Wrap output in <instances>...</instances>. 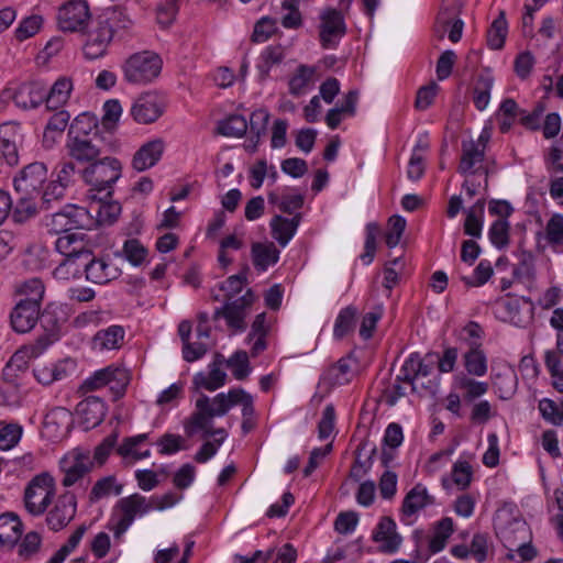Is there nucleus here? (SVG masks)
I'll use <instances>...</instances> for the list:
<instances>
[{
  "label": "nucleus",
  "instance_id": "obj_1",
  "mask_svg": "<svg viewBox=\"0 0 563 563\" xmlns=\"http://www.w3.org/2000/svg\"><path fill=\"white\" fill-rule=\"evenodd\" d=\"M131 21L124 12L117 8L106 9L92 22L87 33V41L84 46V54L89 59H97L103 56L109 44L120 30L128 29Z\"/></svg>",
  "mask_w": 563,
  "mask_h": 563
},
{
  "label": "nucleus",
  "instance_id": "obj_2",
  "mask_svg": "<svg viewBox=\"0 0 563 563\" xmlns=\"http://www.w3.org/2000/svg\"><path fill=\"white\" fill-rule=\"evenodd\" d=\"M81 170V177L90 188V192H104V198L111 197L112 185L121 177L122 166L119 159L100 156L87 164Z\"/></svg>",
  "mask_w": 563,
  "mask_h": 563
},
{
  "label": "nucleus",
  "instance_id": "obj_3",
  "mask_svg": "<svg viewBox=\"0 0 563 563\" xmlns=\"http://www.w3.org/2000/svg\"><path fill=\"white\" fill-rule=\"evenodd\" d=\"M163 60L153 51H142L130 55L122 64L124 79L132 85H147L161 74Z\"/></svg>",
  "mask_w": 563,
  "mask_h": 563
},
{
  "label": "nucleus",
  "instance_id": "obj_4",
  "mask_svg": "<svg viewBox=\"0 0 563 563\" xmlns=\"http://www.w3.org/2000/svg\"><path fill=\"white\" fill-rule=\"evenodd\" d=\"M113 510L110 530L113 531L114 538L119 539L137 516L141 517L151 511V504L146 497L135 493L119 499Z\"/></svg>",
  "mask_w": 563,
  "mask_h": 563
},
{
  "label": "nucleus",
  "instance_id": "obj_5",
  "mask_svg": "<svg viewBox=\"0 0 563 563\" xmlns=\"http://www.w3.org/2000/svg\"><path fill=\"white\" fill-rule=\"evenodd\" d=\"M93 217L84 207L68 205L45 219V227L52 234H66L73 230L91 229Z\"/></svg>",
  "mask_w": 563,
  "mask_h": 563
},
{
  "label": "nucleus",
  "instance_id": "obj_6",
  "mask_svg": "<svg viewBox=\"0 0 563 563\" xmlns=\"http://www.w3.org/2000/svg\"><path fill=\"white\" fill-rule=\"evenodd\" d=\"M55 496V481L48 473L36 475L24 492V506L32 516L43 515Z\"/></svg>",
  "mask_w": 563,
  "mask_h": 563
},
{
  "label": "nucleus",
  "instance_id": "obj_7",
  "mask_svg": "<svg viewBox=\"0 0 563 563\" xmlns=\"http://www.w3.org/2000/svg\"><path fill=\"white\" fill-rule=\"evenodd\" d=\"M46 87L41 81H26L5 88L2 98L12 100L21 110L37 109L45 102Z\"/></svg>",
  "mask_w": 563,
  "mask_h": 563
},
{
  "label": "nucleus",
  "instance_id": "obj_8",
  "mask_svg": "<svg viewBox=\"0 0 563 563\" xmlns=\"http://www.w3.org/2000/svg\"><path fill=\"white\" fill-rule=\"evenodd\" d=\"M254 300L255 296L252 289H247L243 296L232 301H225L222 307L217 308L212 319L217 321L223 318L228 327L234 332H243L246 329V310L252 306Z\"/></svg>",
  "mask_w": 563,
  "mask_h": 563
},
{
  "label": "nucleus",
  "instance_id": "obj_9",
  "mask_svg": "<svg viewBox=\"0 0 563 563\" xmlns=\"http://www.w3.org/2000/svg\"><path fill=\"white\" fill-rule=\"evenodd\" d=\"M93 467V460L89 450L76 448L68 452L60 461L59 468L64 473L62 485L70 487L87 475Z\"/></svg>",
  "mask_w": 563,
  "mask_h": 563
},
{
  "label": "nucleus",
  "instance_id": "obj_10",
  "mask_svg": "<svg viewBox=\"0 0 563 563\" xmlns=\"http://www.w3.org/2000/svg\"><path fill=\"white\" fill-rule=\"evenodd\" d=\"M346 34V24L341 11L327 8L320 13L319 41L324 49L336 48Z\"/></svg>",
  "mask_w": 563,
  "mask_h": 563
},
{
  "label": "nucleus",
  "instance_id": "obj_11",
  "mask_svg": "<svg viewBox=\"0 0 563 563\" xmlns=\"http://www.w3.org/2000/svg\"><path fill=\"white\" fill-rule=\"evenodd\" d=\"M46 180V165L42 162H34L24 166L14 177V190L16 195L40 197Z\"/></svg>",
  "mask_w": 563,
  "mask_h": 563
},
{
  "label": "nucleus",
  "instance_id": "obj_12",
  "mask_svg": "<svg viewBox=\"0 0 563 563\" xmlns=\"http://www.w3.org/2000/svg\"><path fill=\"white\" fill-rule=\"evenodd\" d=\"M66 150L73 161L89 164L106 153V143L102 136L67 137Z\"/></svg>",
  "mask_w": 563,
  "mask_h": 563
},
{
  "label": "nucleus",
  "instance_id": "obj_13",
  "mask_svg": "<svg viewBox=\"0 0 563 563\" xmlns=\"http://www.w3.org/2000/svg\"><path fill=\"white\" fill-rule=\"evenodd\" d=\"M89 19V5L85 0H70L64 3L57 14L58 27L64 32L84 30Z\"/></svg>",
  "mask_w": 563,
  "mask_h": 563
},
{
  "label": "nucleus",
  "instance_id": "obj_14",
  "mask_svg": "<svg viewBox=\"0 0 563 563\" xmlns=\"http://www.w3.org/2000/svg\"><path fill=\"white\" fill-rule=\"evenodd\" d=\"M76 511V496L71 492H66L57 498L54 507L46 515V523L51 530L59 531L75 518Z\"/></svg>",
  "mask_w": 563,
  "mask_h": 563
},
{
  "label": "nucleus",
  "instance_id": "obj_15",
  "mask_svg": "<svg viewBox=\"0 0 563 563\" xmlns=\"http://www.w3.org/2000/svg\"><path fill=\"white\" fill-rule=\"evenodd\" d=\"M84 268L87 280L95 284H107L115 279L120 272L117 267L110 265L104 258H96L90 251V256L84 258L77 267L74 268L73 274L77 275Z\"/></svg>",
  "mask_w": 563,
  "mask_h": 563
},
{
  "label": "nucleus",
  "instance_id": "obj_16",
  "mask_svg": "<svg viewBox=\"0 0 563 563\" xmlns=\"http://www.w3.org/2000/svg\"><path fill=\"white\" fill-rule=\"evenodd\" d=\"M126 385V374L124 371L108 366L102 369L96 371L91 376L86 378L80 386L82 393L98 390L102 387L110 386L111 389L121 387L123 389Z\"/></svg>",
  "mask_w": 563,
  "mask_h": 563
},
{
  "label": "nucleus",
  "instance_id": "obj_17",
  "mask_svg": "<svg viewBox=\"0 0 563 563\" xmlns=\"http://www.w3.org/2000/svg\"><path fill=\"white\" fill-rule=\"evenodd\" d=\"M84 233H66L59 235L55 241V250L67 262L80 263L90 256V249L85 241Z\"/></svg>",
  "mask_w": 563,
  "mask_h": 563
},
{
  "label": "nucleus",
  "instance_id": "obj_18",
  "mask_svg": "<svg viewBox=\"0 0 563 563\" xmlns=\"http://www.w3.org/2000/svg\"><path fill=\"white\" fill-rule=\"evenodd\" d=\"M20 124L7 122L0 125V152L10 166L19 164L18 147L22 144L23 134Z\"/></svg>",
  "mask_w": 563,
  "mask_h": 563
},
{
  "label": "nucleus",
  "instance_id": "obj_19",
  "mask_svg": "<svg viewBox=\"0 0 563 563\" xmlns=\"http://www.w3.org/2000/svg\"><path fill=\"white\" fill-rule=\"evenodd\" d=\"M164 111L162 99L155 93L139 97L131 108V115L141 124L155 122Z\"/></svg>",
  "mask_w": 563,
  "mask_h": 563
},
{
  "label": "nucleus",
  "instance_id": "obj_20",
  "mask_svg": "<svg viewBox=\"0 0 563 563\" xmlns=\"http://www.w3.org/2000/svg\"><path fill=\"white\" fill-rule=\"evenodd\" d=\"M41 305L20 300L10 313L12 329L18 333L31 331L40 319Z\"/></svg>",
  "mask_w": 563,
  "mask_h": 563
},
{
  "label": "nucleus",
  "instance_id": "obj_21",
  "mask_svg": "<svg viewBox=\"0 0 563 563\" xmlns=\"http://www.w3.org/2000/svg\"><path fill=\"white\" fill-rule=\"evenodd\" d=\"M77 413L80 417V423L86 431L98 427L107 413L106 402L96 396H90L77 405Z\"/></svg>",
  "mask_w": 563,
  "mask_h": 563
},
{
  "label": "nucleus",
  "instance_id": "obj_22",
  "mask_svg": "<svg viewBox=\"0 0 563 563\" xmlns=\"http://www.w3.org/2000/svg\"><path fill=\"white\" fill-rule=\"evenodd\" d=\"M38 322L45 332L36 340V349L42 352L58 339L64 320L57 316L52 306H47L42 312L40 311Z\"/></svg>",
  "mask_w": 563,
  "mask_h": 563
},
{
  "label": "nucleus",
  "instance_id": "obj_23",
  "mask_svg": "<svg viewBox=\"0 0 563 563\" xmlns=\"http://www.w3.org/2000/svg\"><path fill=\"white\" fill-rule=\"evenodd\" d=\"M210 398L202 394L196 401V411L185 421L184 429L188 437L195 435L198 431L207 433L212 426L213 416H209Z\"/></svg>",
  "mask_w": 563,
  "mask_h": 563
},
{
  "label": "nucleus",
  "instance_id": "obj_24",
  "mask_svg": "<svg viewBox=\"0 0 563 563\" xmlns=\"http://www.w3.org/2000/svg\"><path fill=\"white\" fill-rule=\"evenodd\" d=\"M165 150V142L155 139L143 144L134 154L132 166L137 172H144L155 166L162 158Z\"/></svg>",
  "mask_w": 563,
  "mask_h": 563
},
{
  "label": "nucleus",
  "instance_id": "obj_25",
  "mask_svg": "<svg viewBox=\"0 0 563 563\" xmlns=\"http://www.w3.org/2000/svg\"><path fill=\"white\" fill-rule=\"evenodd\" d=\"M71 424L73 415L64 407L51 409L44 419V428L55 439L65 437L70 431Z\"/></svg>",
  "mask_w": 563,
  "mask_h": 563
},
{
  "label": "nucleus",
  "instance_id": "obj_26",
  "mask_svg": "<svg viewBox=\"0 0 563 563\" xmlns=\"http://www.w3.org/2000/svg\"><path fill=\"white\" fill-rule=\"evenodd\" d=\"M501 543L509 551H514L520 543L532 540L529 526L522 520H512L497 533Z\"/></svg>",
  "mask_w": 563,
  "mask_h": 563
},
{
  "label": "nucleus",
  "instance_id": "obj_27",
  "mask_svg": "<svg viewBox=\"0 0 563 563\" xmlns=\"http://www.w3.org/2000/svg\"><path fill=\"white\" fill-rule=\"evenodd\" d=\"M23 532V523L14 512L0 515V543L12 548L20 540Z\"/></svg>",
  "mask_w": 563,
  "mask_h": 563
},
{
  "label": "nucleus",
  "instance_id": "obj_28",
  "mask_svg": "<svg viewBox=\"0 0 563 563\" xmlns=\"http://www.w3.org/2000/svg\"><path fill=\"white\" fill-rule=\"evenodd\" d=\"M253 265L258 272H265L279 260V250L273 242H255L251 249Z\"/></svg>",
  "mask_w": 563,
  "mask_h": 563
},
{
  "label": "nucleus",
  "instance_id": "obj_29",
  "mask_svg": "<svg viewBox=\"0 0 563 563\" xmlns=\"http://www.w3.org/2000/svg\"><path fill=\"white\" fill-rule=\"evenodd\" d=\"M74 85L69 77H59L51 87L46 89L45 104L49 110L63 107L69 99Z\"/></svg>",
  "mask_w": 563,
  "mask_h": 563
},
{
  "label": "nucleus",
  "instance_id": "obj_30",
  "mask_svg": "<svg viewBox=\"0 0 563 563\" xmlns=\"http://www.w3.org/2000/svg\"><path fill=\"white\" fill-rule=\"evenodd\" d=\"M485 157V152L483 148L478 146V144H475L474 141L471 142H463L462 144V157L459 165V173L466 175V174H475L479 170H483L486 175L488 174L487 169H484L483 167H478L474 169V166L477 163H482Z\"/></svg>",
  "mask_w": 563,
  "mask_h": 563
},
{
  "label": "nucleus",
  "instance_id": "obj_31",
  "mask_svg": "<svg viewBox=\"0 0 563 563\" xmlns=\"http://www.w3.org/2000/svg\"><path fill=\"white\" fill-rule=\"evenodd\" d=\"M101 136L98 120L93 114L84 112L77 115L69 125L67 137H95Z\"/></svg>",
  "mask_w": 563,
  "mask_h": 563
},
{
  "label": "nucleus",
  "instance_id": "obj_32",
  "mask_svg": "<svg viewBox=\"0 0 563 563\" xmlns=\"http://www.w3.org/2000/svg\"><path fill=\"white\" fill-rule=\"evenodd\" d=\"M434 498L428 494L422 484H417L408 492L402 501V512L406 516H412L428 505H433Z\"/></svg>",
  "mask_w": 563,
  "mask_h": 563
},
{
  "label": "nucleus",
  "instance_id": "obj_33",
  "mask_svg": "<svg viewBox=\"0 0 563 563\" xmlns=\"http://www.w3.org/2000/svg\"><path fill=\"white\" fill-rule=\"evenodd\" d=\"M453 531L454 525L452 518L445 517L439 520L434 525L432 536L428 540V555L441 552L445 548Z\"/></svg>",
  "mask_w": 563,
  "mask_h": 563
},
{
  "label": "nucleus",
  "instance_id": "obj_34",
  "mask_svg": "<svg viewBox=\"0 0 563 563\" xmlns=\"http://www.w3.org/2000/svg\"><path fill=\"white\" fill-rule=\"evenodd\" d=\"M285 58V47L280 44L268 45L261 53L257 70L260 80H265L269 76L271 68L279 65Z\"/></svg>",
  "mask_w": 563,
  "mask_h": 563
},
{
  "label": "nucleus",
  "instance_id": "obj_35",
  "mask_svg": "<svg viewBox=\"0 0 563 563\" xmlns=\"http://www.w3.org/2000/svg\"><path fill=\"white\" fill-rule=\"evenodd\" d=\"M125 330L123 327L113 324L107 329L99 330L93 336V345L99 350L119 349L124 340Z\"/></svg>",
  "mask_w": 563,
  "mask_h": 563
},
{
  "label": "nucleus",
  "instance_id": "obj_36",
  "mask_svg": "<svg viewBox=\"0 0 563 563\" xmlns=\"http://www.w3.org/2000/svg\"><path fill=\"white\" fill-rule=\"evenodd\" d=\"M523 301L530 306L526 318L521 316L518 299L507 298L498 303L505 311L508 321L517 327H525L533 318L534 307L532 300L530 298H523Z\"/></svg>",
  "mask_w": 563,
  "mask_h": 563
},
{
  "label": "nucleus",
  "instance_id": "obj_37",
  "mask_svg": "<svg viewBox=\"0 0 563 563\" xmlns=\"http://www.w3.org/2000/svg\"><path fill=\"white\" fill-rule=\"evenodd\" d=\"M238 396H243L242 388H232L228 394L220 393L214 396L209 401V416H213V418L225 416L232 407L239 405Z\"/></svg>",
  "mask_w": 563,
  "mask_h": 563
},
{
  "label": "nucleus",
  "instance_id": "obj_38",
  "mask_svg": "<svg viewBox=\"0 0 563 563\" xmlns=\"http://www.w3.org/2000/svg\"><path fill=\"white\" fill-rule=\"evenodd\" d=\"M29 360L25 353L18 351L10 357L3 367L1 373V380L8 383H22V376L29 371Z\"/></svg>",
  "mask_w": 563,
  "mask_h": 563
},
{
  "label": "nucleus",
  "instance_id": "obj_39",
  "mask_svg": "<svg viewBox=\"0 0 563 563\" xmlns=\"http://www.w3.org/2000/svg\"><path fill=\"white\" fill-rule=\"evenodd\" d=\"M485 199H478L467 211L464 221V233L472 238H481L483 230V218Z\"/></svg>",
  "mask_w": 563,
  "mask_h": 563
},
{
  "label": "nucleus",
  "instance_id": "obj_40",
  "mask_svg": "<svg viewBox=\"0 0 563 563\" xmlns=\"http://www.w3.org/2000/svg\"><path fill=\"white\" fill-rule=\"evenodd\" d=\"M227 377L222 368L209 366L208 374L199 372L194 376V384L197 388L214 391L225 384Z\"/></svg>",
  "mask_w": 563,
  "mask_h": 563
},
{
  "label": "nucleus",
  "instance_id": "obj_41",
  "mask_svg": "<svg viewBox=\"0 0 563 563\" xmlns=\"http://www.w3.org/2000/svg\"><path fill=\"white\" fill-rule=\"evenodd\" d=\"M357 309L353 306L343 308L334 322L333 336L338 340L343 339L354 331L356 323Z\"/></svg>",
  "mask_w": 563,
  "mask_h": 563
},
{
  "label": "nucleus",
  "instance_id": "obj_42",
  "mask_svg": "<svg viewBox=\"0 0 563 563\" xmlns=\"http://www.w3.org/2000/svg\"><path fill=\"white\" fill-rule=\"evenodd\" d=\"M508 33V24L504 11L493 21L487 31V45L492 49H500L504 47Z\"/></svg>",
  "mask_w": 563,
  "mask_h": 563
},
{
  "label": "nucleus",
  "instance_id": "obj_43",
  "mask_svg": "<svg viewBox=\"0 0 563 563\" xmlns=\"http://www.w3.org/2000/svg\"><path fill=\"white\" fill-rule=\"evenodd\" d=\"M271 234L282 247H285L296 234L294 225L288 222V218L276 214L269 222Z\"/></svg>",
  "mask_w": 563,
  "mask_h": 563
},
{
  "label": "nucleus",
  "instance_id": "obj_44",
  "mask_svg": "<svg viewBox=\"0 0 563 563\" xmlns=\"http://www.w3.org/2000/svg\"><path fill=\"white\" fill-rule=\"evenodd\" d=\"M466 372L474 376H484L487 372V357L482 347L468 349L463 355Z\"/></svg>",
  "mask_w": 563,
  "mask_h": 563
},
{
  "label": "nucleus",
  "instance_id": "obj_45",
  "mask_svg": "<svg viewBox=\"0 0 563 563\" xmlns=\"http://www.w3.org/2000/svg\"><path fill=\"white\" fill-rule=\"evenodd\" d=\"M493 85L494 78L489 74L477 78L473 90V102L477 110L483 111L488 106Z\"/></svg>",
  "mask_w": 563,
  "mask_h": 563
},
{
  "label": "nucleus",
  "instance_id": "obj_46",
  "mask_svg": "<svg viewBox=\"0 0 563 563\" xmlns=\"http://www.w3.org/2000/svg\"><path fill=\"white\" fill-rule=\"evenodd\" d=\"M148 438L147 433L137 434L134 437H128L123 440L122 444L118 446L117 453L122 457H133L134 460H143L151 456V451L145 450L140 452L136 446L145 442Z\"/></svg>",
  "mask_w": 563,
  "mask_h": 563
},
{
  "label": "nucleus",
  "instance_id": "obj_47",
  "mask_svg": "<svg viewBox=\"0 0 563 563\" xmlns=\"http://www.w3.org/2000/svg\"><path fill=\"white\" fill-rule=\"evenodd\" d=\"M16 291L19 295L24 296L21 299L22 301L42 305L45 286L42 279L34 277L21 283Z\"/></svg>",
  "mask_w": 563,
  "mask_h": 563
},
{
  "label": "nucleus",
  "instance_id": "obj_48",
  "mask_svg": "<svg viewBox=\"0 0 563 563\" xmlns=\"http://www.w3.org/2000/svg\"><path fill=\"white\" fill-rule=\"evenodd\" d=\"M267 198L271 205L277 206L283 213L287 214H294L302 208L305 202L301 194L278 196L276 192H269Z\"/></svg>",
  "mask_w": 563,
  "mask_h": 563
},
{
  "label": "nucleus",
  "instance_id": "obj_49",
  "mask_svg": "<svg viewBox=\"0 0 563 563\" xmlns=\"http://www.w3.org/2000/svg\"><path fill=\"white\" fill-rule=\"evenodd\" d=\"M249 129L246 119L241 114H231L219 122L218 132L224 136L242 137Z\"/></svg>",
  "mask_w": 563,
  "mask_h": 563
},
{
  "label": "nucleus",
  "instance_id": "obj_50",
  "mask_svg": "<svg viewBox=\"0 0 563 563\" xmlns=\"http://www.w3.org/2000/svg\"><path fill=\"white\" fill-rule=\"evenodd\" d=\"M38 197H29L24 195H18L16 203L12 212V218L16 223H24L37 213Z\"/></svg>",
  "mask_w": 563,
  "mask_h": 563
},
{
  "label": "nucleus",
  "instance_id": "obj_51",
  "mask_svg": "<svg viewBox=\"0 0 563 563\" xmlns=\"http://www.w3.org/2000/svg\"><path fill=\"white\" fill-rule=\"evenodd\" d=\"M316 68L307 65H299L296 73L289 79V92L299 97L305 92L306 87L312 80Z\"/></svg>",
  "mask_w": 563,
  "mask_h": 563
},
{
  "label": "nucleus",
  "instance_id": "obj_52",
  "mask_svg": "<svg viewBox=\"0 0 563 563\" xmlns=\"http://www.w3.org/2000/svg\"><path fill=\"white\" fill-rule=\"evenodd\" d=\"M123 486L115 483L114 476H107L96 482L91 488L89 500L96 503L101 498L110 496L112 493L118 496L122 493Z\"/></svg>",
  "mask_w": 563,
  "mask_h": 563
},
{
  "label": "nucleus",
  "instance_id": "obj_53",
  "mask_svg": "<svg viewBox=\"0 0 563 563\" xmlns=\"http://www.w3.org/2000/svg\"><path fill=\"white\" fill-rule=\"evenodd\" d=\"M268 121L269 113L267 110L257 109L252 112L249 128L251 133L250 140L253 142V150H255L260 143L261 136L266 133Z\"/></svg>",
  "mask_w": 563,
  "mask_h": 563
},
{
  "label": "nucleus",
  "instance_id": "obj_54",
  "mask_svg": "<svg viewBox=\"0 0 563 563\" xmlns=\"http://www.w3.org/2000/svg\"><path fill=\"white\" fill-rule=\"evenodd\" d=\"M225 365L232 371L235 379L243 380L251 373L249 355L245 351L234 352L227 361Z\"/></svg>",
  "mask_w": 563,
  "mask_h": 563
},
{
  "label": "nucleus",
  "instance_id": "obj_55",
  "mask_svg": "<svg viewBox=\"0 0 563 563\" xmlns=\"http://www.w3.org/2000/svg\"><path fill=\"white\" fill-rule=\"evenodd\" d=\"M510 223L506 219L495 220L489 230L488 238L494 246L499 250L505 249L509 244Z\"/></svg>",
  "mask_w": 563,
  "mask_h": 563
},
{
  "label": "nucleus",
  "instance_id": "obj_56",
  "mask_svg": "<svg viewBox=\"0 0 563 563\" xmlns=\"http://www.w3.org/2000/svg\"><path fill=\"white\" fill-rule=\"evenodd\" d=\"M95 212L93 223L112 224L121 212V206L115 201H103V198L100 197Z\"/></svg>",
  "mask_w": 563,
  "mask_h": 563
},
{
  "label": "nucleus",
  "instance_id": "obj_57",
  "mask_svg": "<svg viewBox=\"0 0 563 563\" xmlns=\"http://www.w3.org/2000/svg\"><path fill=\"white\" fill-rule=\"evenodd\" d=\"M352 355L340 358L336 364L331 366L328 371V376L334 385L347 384L352 378L351 362Z\"/></svg>",
  "mask_w": 563,
  "mask_h": 563
},
{
  "label": "nucleus",
  "instance_id": "obj_58",
  "mask_svg": "<svg viewBox=\"0 0 563 563\" xmlns=\"http://www.w3.org/2000/svg\"><path fill=\"white\" fill-rule=\"evenodd\" d=\"M21 382L8 383L1 380L0 405L5 407L20 406L22 401Z\"/></svg>",
  "mask_w": 563,
  "mask_h": 563
},
{
  "label": "nucleus",
  "instance_id": "obj_59",
  "mask_svg": "<svg viewBox=\"0 0 563 563\" xmlns=\"http://www.w3.org/2000/svg\"><path fill=\"white\" fill-rule=\"evenodd\" d=\"M544 365L552 378V386L563 394V358L556 357L554 353L544 354Z\"/></svg>",
  "mask_w": 563,
  "mask_h": 563
},
{
  "label": "nucleus",
  "instance_id": "obj_60",
  "mask_svg": "<svg viewBox=\"0 0 563 563\" xmlns=\"http://www.w3.org/2000/svg\"><path fill=\"white\" fill-rule=\"evenodd\" d=\"M249 267L236 274L228 277L225 282L220 285V289L225 291V301H232L233 298L241 292L243 286L247 283Z\"/></svg>",
  "mask_w": 563,
  "mask_h": 563
},
{
  "label": "nucleus",
  "instance_id": "obj_61",
  "mask_svg": "<svg viewBox=\"0 0 563 563\" xmlns=\"http://www.w3.org/2000/svg\"><path fill=\"white\" fill-rule=\"evenodd\" d=\"M86 532L84 525L79 526L68 538L67 542L51 558L48 563H63L65 559L77 548Z\"/></svg>",
  "mask_w": 563,
  "mask_h": 563
},
{
  "label": "nucleus",
  "instance_id": "obj_62",
  "mask_svg": "<svg viewBox=\"0 0 563 563\" xmlns=\"http://www.w3.org/2000/svg\"><path fill=\"white\" fill-rule=\"evenodd\" d=\"M545 240L552 247L563 244V214L554 213L549 219L545 225Z\"/></svg>",
  "mask_w": 563,
  "mask_h": 563
},
{
  "label": "nucleus",
  "instance_id": "obj_63",
  "mask_svg": "<svg viewBox=\"0 0 563 563\" xmlns=\"http://www.w3.org/2000/svg\"><path fill=\"white\" fill-rule=\"evenodd\" d=\"M66 189L67 188H65L63 185L52 180L44 189H42V192L38 197L41 203L40 207L45 210L51 209L54 202H58L64 199Z\"/></svg>",
  "mask_w": 563,
  "mask_h": 563
},
{
  "label": "nucleus",
  "instance_id": "obj_64",
  "mask_svg": "<svg viewBox=\"0 0 563 563\" xmlns=\"http://www.w3.org/2000/svg\"><path fill=\"white\" fill-rule=\"evenodd\" d=\"M538 409L547 422L556 427L563 424V411L560 410L559 405L554 400L550 398L541 399L538 404Z\"/></svg>",
  "mask_w": 563,
  "mask_h": 563
}]
</instances>
